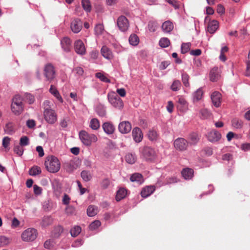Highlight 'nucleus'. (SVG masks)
Wrapping results in <instances>:
<instances>
[{
  "label": "nucleus",
  "mask_w": 250,
  "mask_h": 250,
  "mask_svg": "<svg viewBox=\"0 0 250 250\" xmlns=\"http://www.w3.org/2000/svg\"><path fill=\"white\" fill-rule=\"evenodd\" d=\"M44 165L47 170L51 173L58 172L61 167V163L59 159L52 155L46 158Z\"/></svg>",
  "instance_id": "obj_1"
},
{
  "label": "nucleus",
  "mask_w": 250,
  "mask_h": 250,
  "mask_svg": "<svg viewBox=\"0 0 250 250\" xmlns=\"http://www.w3.org/2000/svg\"><path fill=\"white\" fill-rule=\"evenodd\" d=\"M141 156L146 161L153 162L157 158L155 150L152 147L145 146L140 148Z\"/></svg>",
  "instance_id": "obj_2"
},
{
  "label": "nucleus",
  "mask_w": 250,
  "mask_h": 250,
  "mask_svg": "<svg viewBox=\"0 0 250 250\" xmlns=\"http://www.w3.org/2000/svg\"><path fill=\"white\" fill-rule=\"evenodd\" d=\"M79 138L83 145L86 146L91 145L97 141V136L93 134H89L85 130H82L79 133Z\"/></svg>",
  "instance_id": "obj_3"
},
{
  "label": "nucleus",
  "mask_w": 250,
  "mask_h": 250,
  "mask_svg": "<svg viewBox=\"0 0 250 250\" xmlns=\"http://www.w3.org/2000/svg\"><path fill=\"white\" fill-rule=\"evenodd\" d=\"M107 99L109 103L114 108L121 110L124 107L123 100L114 91H111L108 93Z\"/></svg>",
  "instance_id": "obj_4"
},
{
  "label": "nucleus",
  "mask_w": 250,
  "mask_h": 250,
  "mask_svg": "<svg viewBox=\"0 0 250 250\" xmlns=\"http://www.w3.org/2000/svg\"><path fill=\"white\" fill-rule=\"evenodd\" d=\"M22 99L19 95H16L13 98V102L11 104L12 111L17 115H19L23 111Z\"/></svg>",
  "instance_id": "obj_5"
},
{
  "label": "nucleus",
  "mask_w": 250,
  "mask_h": 250,
  "mask_svg": "<svg viewBox=\"0 0 250 250\" xmlns=\"http://www.w3.org/2000/svg\"><path fill=\"white\" fill-rule=\"evenodd\" d=\"M38 234L36 229L33 228H29L22 233L21 239L25 242L33 241L37 237Z\"/></svg>",
  "instance_id": "obj_6"
},
{
  "label": "nucleus",
  "mask_w": 250,
  "mask_h": 250,
  "mask_svg": "<svg viewBox=\"0 0 250 250\" xmlns=\"http://www.w3.org/2000/svg\"><path fill=\"white\" fill-rule=\"evenodd\" d=\"M43 75L46 81H52L56 77V70L54 66L51 63L46 64L43 69Z\"/></svg>",
  "instance_id": "obj_7"
},
{
  "label": "nucleus",
  "mask_w": 250,
  "mask_h": 250,
  "mask_svg": "<svg viewBox=\"0 0 250 250\" xmlns=\"http://www.w3.org/2000/svg\"><path fill=\"white\" fill-rule=\"evenodd\" d=\"M174 146L176 150L184 151L187 149L188 142L184 138H178L174 141Z\"/></svg>",
  "instance_id": "obj_8"
},
{
  "label": "nucleus",
  "mask_w": 250,
  "mask_h": 250,
  "mask_svg": "<svg viewBox=\"0 0 250 250\" xmlns=\"http://www.w3.org/2000/svg\"><path fill=\"white\" fill-rule=\"evenodd\" d=\"M43 116L45 121L49 124H54L57 121V115L53 109L43 111Z\"/></svg>",
  "instance_id": "obj_9"
},
{
  "label": "nucleus",
  "mask_w": 250,
  "mask_h": 250,
  "mask_svg": "<svg viewBox=\"0 0 250 250\" xmlns=\"http://www.w3.org/2000/svg\"><path fill=\"white\" fill-rule=\"evenodd\" d=\"M117 24L119 29L122 32L126 31L129 27L128 21L124 16H121L118 18Z\"/></svg>",
  "instance_id": "obj_10"
},
{
  "label": "nucleus",
  "mask_w": 250,
  "mask_h": 250,
  "mask_svg": "<svg viewBox=\"0 0 250 250\" xmlns=\"http://www.w3.org/2000/svg\"><path fill=\"white\" fill-rule=\"evenodd\" d=\"M83 27L82 21L78 18L73 20L70 23L71 31L75 34L78 33L82 30Z\"/></svg>",
  "instance_id": "obj_11"
},
{
  "label": "nucleus",
  "mask_w": 250,
  "mask_h": 250,
  "mask_svg": "<svg viewBox=\"0 0 250 250\" xmlns=\"http://www.w3.org/2000/svg\"><path fill=\"white\" fill-rule=\"evenodd\" d=\"M74 49L75 52L80 55H84L86 52V49L83 42L78 40L74 43Z\"/></svg>",
  "instance_id": "obj_12"
},
{
  "label": "nucleus",
  "mask_w": 250,
  "mask_h": 250,
  "mask_svg": "<svg viewBox=\"0 0 250 250\" xmlns=\"http://www.w3.org/2000/svg\"><path fill=\"white\" fill-rule=\"evenodd\" d=\"M212 103L214 106L218 107L220 106L222 101L221 94L218 91L213 92L210 96Z\"/></svg>",
  "instance_id": "obj_13"
},
{
  "label": "nucleus",
  "mask_w": 250,
  "mask_h": 250,
  "mask_svg": "<svg viewBox=\"0 0 250 250\" xmlns=\"http://www.w3.org/2000/svg\"><path fill=\"white\" fill-rule=\"evenodd\" d=\"M118 129L121 133L126 134L130 131L131 125L128 121H123L119 124Z\"/></svg>",
  "instance_id": "obj_14"
},
{
  "label": "nucleus",
  "mask_w": 250,
  "mask_h": 250,
  "mask_svg": "<svg viewBox=\"0 0 250 250\" xmlns=\"http://www.w3.org/2000/svg\"><path fill=\"white\" fill-rule=\"evenodd\" d=\"M61 44L64 51L68 52L71 49V41L67 37L63 38L61 41Z\"/></svg>",
  "instance_id": "obj_15"
},
{
  "label": "nucleus",
  "mask_w": 250,
  "mask_h": 250,
  "mask_svg": "<svg viewBox=\"0 0 250 250\" xmlns=\"http://www.w3.org/2000/svg\"><path fill=\"white\" fill-rule=\"evenodd\" d=\"M132 135L134 141L136 143H140L142 141L143 135L142 130L139 127H135L133 129Z\"/></svg>",
  "instance_id": "obj_16"
},
{
  "label": "nucleus",
  "mask_w": 250,
  "mask_h": 250,
  "mask_svg": "<svg viewBox=\"0 0 250 250\" xmlns=\"http://www.w3.org/2000/svg\"><path fill=\"white\" fill-rule=\"evenodd\" d=\"M221 138V134L218 131L214 130L210 131L208 135V139L211 142H217Z\"/></svg>",
  "instance_id": "obj_17"
},
{
  "label": "nucleus",
  "mask_w": 250,
  "mask_h": 250,
  "mask_svg": "<svg viewBox=\"0 0 250 250\" xmlns=\"http://www.w3.org/2000/svg\"><path fill=\"white\" fill-rule=\"evenodd\" d=\"M177 102L178 104L177 107L180 110L184 112L188 109V103L184 98L182 96H178Z\"/></svg>",
  "instance_id": "obj_18"
},
{
  "label": "nucleus",
  "mask_w": 250,
  "mask_h": 250,
  "mask_svg": "<svg viewBox=\"0 0 250 250\" xmlns=\"http://www.w3.org/2000/svg\"><path fill=\"white\" fill-rule=\"evenodd\" d=\"M209 78L212 82L217 81L220 78V70L217 67L212 69L209 73Z\"/></svg>",
  "instance_id": "obj_19"
},
{
  "label": "nucleus",
  "mask_w": 250,
  "mask_h": 250,
  "mask_svg": "<svg viewBox=\"0 0 250 250\" xmlns=\"http://www.w3.org/2000/svg\"><path fill=\"white\" fill-rule=\"evenodd\" d=\"M155 190V188L153 186H147L141 191V195L143 197L146 198L150 195Z\"/></svg>",
  "instance_id": "obj_20"
},
{
  "label": "nucleus",
  "mask_w": 250,
  "mask_h": 250,
  "mask_svg": "<svg viewBox=\"0 0 250 250\" xmlns=\"http://www.w3.org/2000/svg\"><path fill=\"white\" fill-rule=\"evenodd\" d=\"M102 126L104 131L107 134H112L114 132L115 127L110 122L104 123Z\"/></svg>",
  "instance_id": "obj_21"
},
{
  "label": "nucleus",
  "mask_w": 250,
  "mask_h": 250,
  "mask_svg": "<svg viewBox=\"0 0 250 250\" xmlns=\"http://www.w3.org/2000/svg\"><path fill=\"white\" fill-rule=\"evenodd\" d=\"M219 27V23L217 21L213 20L210 21L207 27L208 31L210 34L214 33Z\"/></svg>",
  "instance_id": "obj_22"
},
{
  "label": "nucleus",
  "mask_w": 250,
  "mask_h": 250,
  "mask_svg": "<svg viewBox=\"0 0 250 250\" xmlns=\"http://www.w3.org/2000/svg\"><path fill=\"white\" fill-rule=\"evenodd\" d=\"M101 54L106 59L111 60L113 58L111 51L106 46H104L101 48Z\"/></svg>",
  "instance_id": "obj_23"
},
{
  "label": "nucleus",
  "mask_w": 250,
  "mask_h": 250,
  "mask_svg": "<svg viewBox=\"0 0 250 250\" xmlns=\"http://www.w3.org/2000/svg\"><path fill=\"white\" fill-rule=\"evenodd\" d=\"M162 29L163 31L166 33H169L173 29V23L169 21H166L162 25Z\"/></svg>",
  "instance_id": "obj_24"
},
{
  "label": "nucleus",
  "mask_w": 250,
  "mask_h": 250,
  "mask_svg": "<svg viewBox=\"0 0 250 250\" xmlns=\"http://www.w3.org/2000/svg\"><path fill=\"white\" fill-rule=\"evenodd\" d=\"M203 95V91L201 88L198 89L196 91H195L193 94V102H197L201 100L202 98Z\"/></svg>",
  "instance_id": "obj_25"
},
{
  "label": "nucleus",
  "mask_w": 250,
  "mask_h": 250,
  "mask_svg": "<svg viewBox=\"0 0 250 250\" xmlns=\"http://www.w3.org/2000/svg\"><path fill=\"white\" fill-rule=\"evenodd\" d=\"M181 173L184 179H190L193 175V170L191 168H186L182 171Z\"/></svg>",
  "instance_id": "obj_26"
},
{
  "label": "nucleus",
  "mask_w": 250,
  "mask_h": 250,
  "mask_svg": "<svg viewBox=\"0 0 250 250\" xmlns=\"http://www.w3.org/2000/svg\"><path fill=\"white\" fill-rule=\"evenodd\" d=\"M49 92L54 95V97H55L58 101H59L60 102L62 103L63 100L62 98L61 95L60 94L58 90L57 89V88L53 85H51L50 86V88L49 89Z\"/></svg>",
  "instance_id": "obj_27"
},
{
  "label": "nucleus",
  "mask_w": 250,
  "mask_h": 250,
  "mask_svg": "<svg viewBox=\"0 0 250 250\" xmlns=\"http://www.w3.org/2000/svg\"><path fill=\"white\" fill-rule=\"evenodd\" d=\"M189 143L190 145H196L199 140V137L197 133L192 132L188 136Z\"/></svg>",
  "instance_id": "obj_28"
},
{
  "label": "nucleus",
  "mask_w": 250,
  "mask_h": 250,
  "mask_svg": "<svg viewBox=\"0 0 250 250\" xmlns=\"http://www.w3.org/2000/svg\"><path fill=\"white\" fill-rule=\"evenodd\" d=\"M98 212V208L97 207L90 205L87 209V214L90 217H93L96 215Z\"/></svg>",
  "instance_id": "obj_29"
},
{
  "label": "nucleus",
  "mask_w": 250,
  "mask_h": 250,
  "mask_svg": "<svg viewBox=\"0 0 250 250\" xmlns=\"http://www.w3.org/2000/svg\"><path fill=\"white\" fill-rule=\"evenodd\" d=\"M126 195V190L124 188H120L117 192L116 199L119 201L124 198Z\"/></svg>",
  "instance_id": "obj_30"
},
{
  "label": "nucleus",
  "mask_w": 250,
  "mask_h": 250,
  "mask_svg": "<svg viewBox=\"0 0 250 250\" xmlns=\"http://www.w3.org/2000/svg\"><path fill=\"white\" fill-rule=\"evenodd\" d=\"M125 159L127 163L130 164H133L136 161V157L135 154L128 153L126 155L125 157Z\"/></svg>",
  "instance_id": "obj_31"
},
{
  "label": "nucleus",
  "mask_w": 250,
  "mask_h": 250,
  "mask_svg": "<svg viewBox=\"0 0 250 250\" xmlns=\"http://www.w3.org/2000/svg\"><path fill=\"white\" fill-rule=\"evenodd\" d=\"M130 179L132 182H137L139 184H141L143 182L142 175L137 173L132 174Z\"/></svg>",
  "instance_id": "obj_32"
},
{
  "label": "nucleus",
  "mask_w": 250,
  "mask_h": 250,
  "mask_svg": "<svg viewBox=\"0 0 250 250\" xmlns=\"http://www.w3.org/2000/svg\"><path fill=\"white\" fill-rule=\"evenodd\" d=\"M182 81L184 84V85L186 87H189L190 85L189 83V75L186 72L184 71L182 72Z\"/></svg>",
  "instance_id": "obj_33"
},
{
  "label": "nucleus",
  "mask_w": 250,
  "mask_h": 250,
  "mask_svg": "<svg viewBox=\"0 0 250 250\" xmlns=\"http://www.w3.org/2000/svg\"><path fill=\"white\" fill-rule=\"evenodd\" d=\"M53 220L50 216H44L42 218L41 225L42 227H45L52 224Z\"/></svg>",
  "instance_id": "obj_34"
},
{
  "label": "nucleus",
  "mask_w": 250,
  "mask_h": 250,
  "mask_svg": "<svg viewBox=\"0 0 250 250\" xmlns=\"http://www.w3.org/2000/svg\"><path fill=\"white\" fill-rule=\"evenodd\" d=\"M129 43L133 46L137 45L139 42V39L135 34H131L129 38Z\"/></svg>",
  "instance_id": "obj_35"
},
{
  "label": "nucleus",
  "mask_w": 250,
  "mask_h": 250,
  "mask_svg": "<svg viewBox=\"0 0 250 250\" xmlns=\"http://www.w3.org/2000/svg\"><path fill=\"white\" fill-rule=\"evenodd\" d=\"M210 112L206 108L201 109L199 112V117L202 119H206L210 117Z\"/></svg>",
  "instance_id": "obj_36"
},
{
  "label": "nucleus",
  "mask_w": 250,
  "mask_h": 250,
  "mask_svg": "<svg viewBox=\"0 0 250 250\" xmlns=\"http://www.w3.org/2000/svg\"><path fill=\"white\" fill-rule=\"evenodd\" d=\"M82 179L85 182H88L92 178L91 173L87 170H83L81 174Z\"/></svg>",
  "instance_id": "obj_37"
},
{
  "label": "nucleus",
  "mask_w": 250,
  "mask_h": 250,
  "mask_svg": "<svg viewBox=\"0 0 250 250\" xmlns=\"http://www.w3.org/2000/svg\"><path fill=\"white\" fill-rule=\"evenodd\" d=\"M42 172L41 168L38 166H34L29 170V174L32 176H36Z\"/></svg>",
  "instance_id": "obj_38"
},
{
  "label": "nucleus",
  "mask_w": 250,
  "mask_h": 250,
  "mask_svg": "<svg viewBox=\"0 0 250 250\" xmlns=\"http://www.w3.org/2000/svg\"><path fill=\"white\" fill-rule=\"evenodd\" d=\"M182 86L181 83L179 80H174L171 85V89L173 91L179 90Z\"/></svg>",
  "instance_id": "obj_39"
},
{
  "label": "nucleus",
  "mask_w": 250,
  "mask_h": 250,
  "mask_svg": "<svg viewBox=\"0 0 250 250\" xmlns=\"http://www.w3.org/2000/svg\"><path fill=\"white\" fill-rule=\"evenodd\" d=\"M147 136L150 140L154 141L157 139L158 135L156 130L154 129H151L148 131L147 133Z\"/></svg>",
  "instance_id": "obj_40"
},
{
  "label": "nucleus",
  "mask_w": 250,
  "mask_h": 250,
  "mask_svg": "<svg viewBox=\"0 0 250 250\" xmlns=\"http://www.w3.org/2000/svg\"><path fill=\"white\" fill-rule=\"evenodd\" d=\"M104 30V26L102 24H97L94 28V31L95 35L99 36L103 33Z\"/></svg>",
  "instance_id": "obj_41"
},
{
  "label": "nucleus",
  "mask_w": 250,
  "mask_h": 250,
  "mask_svg": "<svg viewBox=\"0 0 250 250\" xmlns=\"http://www.w3.org/2000/svg\"><path fill=\"white\" fill-rule=\"evenodd\" d=\"M90 127L93 130L98 129L100 127L99 121L96 118L91 119L90 122Z\"/></svg>",
  "instance_id": "obj_42"
},
{
  "label": "nucleus",
  "mask_w": 250,
  "mask_h": 250,
  "mask_svg": "<svg viewBox=\"0 0 250 250\" xmlns=\"http://www.w3.org/2000/svg\"><path fill=\"white\" fill-rule=\"evenodd\" d=\"M5 132L9 134H12L15 131L13 124L11 123H7L4 128Z\"/></svg>",
  "instance_id": "obj_43"
},
{
  "label": "nucleus",
  "mask_w": 250,
  "mask_h": 250,
  "mask_svg": "<svg viewBox=\"0 0 250 250\" xmlns=\"http://www.w3.org/2000/svg\"><path fill=\"white\" fill-rule=\"evenodd\" d=\"M82 4L83 8L86 12H89L91 11V6L90 4V2L89 0H83L82 1Z\"/></svg>",
  "instance_id": "obj_44"
},
{
  "label": "nucleus",
  "mask_w": 250,
  "mask_h": 250,
  "mask_svg": "<svg viewBox=\"0 0 250 250\" xmlns=\"http://www.w3.org/2000/svg\"><path fill=\"white\" fill-rule=\"evenodd\" d=\"M231 122L232 126L235 128H240L243 126V122L241 120H239L238 119H233L232 120Z\"/></svg>",
  "instance_id": "obj_45"
},
{
  "label": "nucleus",
  "mask_w": 250,
  "mask_h": 250,
  "mask_svg": "<svg viewBox=\"0 0 250 250\" xmlns=\"http://www.w3.org/2000/svg\"><path fill=\"white\" fill-rule=\"evenodd\" d=\"M159 44L161 47L165 48L170 44V41L167 38H163L159 41Z\"/></svg>",
  "instance_id": "obj_46"
},
{
  "label": "nucleus",
  "mask_w": 250,
  "mask_h": 250,
  "mask_svg": "<svg viewBox=\"0 0 250 250\" xmlns=\"http://www.w3.org/2000/svg\"><path fill=\"white\" fill-rule=\"evenodd\" d=\"M96 77L104 82L110 83V80L107 78L104 74L102 73L98 72L96 74Z\"/></svg>",
  "instance_id": "obj_47"
},
{
  "label": "nucleus",
  "mask_w": 250,
  "mask_h": 250,
  "mask_svg": "<svg viewBox=\"0 0 250 250\" xmlns=\"http://www.w3.org/2000/svg\"><path fill=\"white\" fill-rule=\"evenodd\" d=\"M81 231V228L79 226H75L70 230V233L73 237L78 236Z\"/></svg>",
  "instance_id": "obj_48"
},
{
  "label": "nucleus",
  "mask_w": 250,
  "mask_h": 250,
  "mask_svg": "<svg viewBox=\"0 0 250 250\" xmlns=\"http://www.w3.org/2000/svg\"><path fill=\"white\" fill-rule=\"evenodd\" d=\"M191 44L189 42L183 43L181 45V52L183 54L187 53L190 47Z\"/></svg>",
  "instance_id": "obj_49"
},
{
  "label": "nucleus",
  "mask_w": 250,
  "mask_h": 250,
  "mask_svg": "<svg viewBox=\"0 0 250 250\" xmlns=\"http://www.w3.org/2000/svg\"><path fill=\"white\" fill-rule=\"evenodd\" d=\"M10 242V239L4 236H0V246H4L8 245Z\"/></svg>",
  "instance_id": "obj_50"
},
{
  "label": "nucleus",
  "mask_w": 250,
  "mask_h": 250,
  "mask_svg": "<svg viewBox=\"0 0 250 250\" xmlns=\"http://www.w3.org/2000/svg\"><path fill=\"white\" fill-rule=\"evenodd\" d=\"M101 225V223L99 220H95L90 224L89 229L91 230H95L100 227Z\"/></svg>",
  "instance_id": "obj_51"
},
{
  "label": "nucleus",
  "mask_w": 250,
  "mask_h": 250,
  "mask_svg": "<svg viewBox=\"0 0 250 250\" xmlns=\"http://www.w3.org/2000/svg\"><path fill=\"white\" fill-rule=\"evenodd\" d=\"M52 105H53V104L50 101L48 100L44 101L43 103V107L44 109L43 111H46V110H50L52 109L51 108Z\"/></svg>",
  "instance_id": "obj_52"
},
{
  "label": "nucleus",
  "mask_w": 250,
  "mask_h": 250,
  "mask_svg": "<svg viewBox=\"0 0 250 250\" xmlns=\"http://www.w3.org/2000/svg\"><path fill=\"white\" fill-rule=\"evenodd\" d=\"M14 152L19 156H21L23 152L22 146L20 145L16 146L14 148Z\"/></svg>",
  "instance_id": "obj_53"
},
{
  "label": "nucleus",
  "mask_w": 250,
  "mask_h": 250,
  "mask_svg": "<svg viewBox=\"0 0 250 250\" xmlns=\"http://www.w3.org/2000/svg\"><path fill=\"white\" fill-rule=\"evenodd\" d=\"M148 29L150 32L155 31L157 27V23L155 21H149L148 24Z\"/></svg>",
  "instance_id": "obj_54"
},
{
  "label": "nucleus",
  "mask_w": 250,
  "mask_h": 250,
  "mask_svg": "<svg viewBox=\"0 0 250 250\" xmlns=\"http://www.w3.org/2000/svg\"><path fill=\"white\" fill-rule=\"evenodd\" d=\"M29 144V139L27 136L21 138L20 145L21 146H26Z\"/></svg>",
  "instance_id": "obj_55"
},
{
  "label": "nucleus",
  "mask_w": 250,
  "mask_h": 250,
  "mask_svg": "<svg viewBox=\"0 0 250 250\" xmlns=\"http://www.w3.org/2000/svg\"><path fill=\"white\" fill-rule=\"evenodd\" d=\"M76 168V167H75L73 162H70V163L66 164V169L68 171H72Z\"/></svg>",
  "instance_id": "obj_56"
},
{
  "label": "nucleus",
  "mask_w": 250,
  "mask_h": 250,
  "mask_svg": "<svg viewBox=\"0 0 250 250\" xmlns=\"http://www.w3.org/2000/svg\"><path fill=\"white\" fill-rule=\"evenodd\" d=\"M170 4L172 5L175 9H178L179 8V4L178 2L176 0H165Z\"/></svg>",
  "instance_id": "obj_57"
},
{
  "label": "nucleus",
  "mask_w": 250,
  "mask_h": 250,
  "mask_svg": "<svg viewBox=\"0 0 250 250\" xmlns=\"http://www.w3.org/2000/svg\"><path fill=\"white\" fill-rule=\"evenodd\" d=\"M25 99L30 104L33 103L35 101L34 97L29 93L26 94Z\"/></svg>",
  "instance_id": "obj_58"
},
{
  "label": "nucleus",
  "mask_w": 250,
  "mask_h": 250,
  "mask_svg": "<svg viewBox=\"0 0 250 250\" xmlns=\"http://www.w3.org/2000/svg\"><path fill=\"white\" fill-rule=\"evenodd\" d=\"M110 184V181L108 179L105 178L104 179L101 183V187L103 188H106Z\"/></svg>",
  "instance_id": "obj_59"
},
{
  "label": "nucleus",
  "mask_w": 250,
  "mask_h": 250,
  "mask_svg": "<svg viewBox=\"0 0 250 250\" xmlns=\"http://www.w3.org/2000/svg\"><path fill=\"white\" fill-rule=\"evenodd\" d=\"M70 198L69 197V196L66 194H64L62 200V203L64 205H68L70 203Z\"/></svg>",
  "instance_id": "obj_60"
},
{
  "label": "nucleus",
  "mask_w": 250,
  "mask_h": 250,
  "mask_svg": "<svg viewBox=\"0 0 250 250\" xmlns=\"http://www.w3.org/2000/svg\"><path fill=\"white\" fill-rule=\"evenodd\" d=\"M10 143V138L8 137H5L2 140V146H3L6 148L8 147Z\"/></svg>",
  "instance_id": "obj_61"
},
{
  "label": "nucleus",
  "mask_w": 250,
  "mask_h": 250,
  "mask_svg": "<svg viewBox=\"0 0 250 250\" xmlns=\"http://www.w3.org/2000/svg\"><path fill=\"white\" fill-rule=\"evenodd\" d=\"M53 246V241L51 240H46L44 244V247L46 249H50Z\"/></svg>",
  "instance_id": "obj_62"
},
{
  "label": "nucleus",
  "mask_w": 250,
  "mask_h": 250,
  "mask_svg": "<svg viewBox=\"0 0 250 250\" xmlns=\"http://www.w3.org/2000/svg\"><path fill=\"white\" fill-rule=\"evenodd\" d=\"M34 192L36 195H40L42 193V188L36 185L33 186Z\"/></svg>",
  "instance_id": "obj_63"
},
{
  "label": "nucleus",
  "mask_w": 250,
  "mask_h": 250,
  "mask_svg": "<svg viewBox=\"0 0 250 250\" xmlns=\"http://www.w3.org/2000/svg\"><path fill=\"white\" fill-rule=\"evenodd\" d=\"M74 72L77 74L79 76L83 75V69L80 67H77L73 70Z\"/></svg>",
  "instance_id": "obj_64"
}]
</instances>
